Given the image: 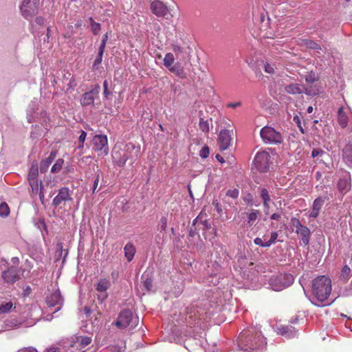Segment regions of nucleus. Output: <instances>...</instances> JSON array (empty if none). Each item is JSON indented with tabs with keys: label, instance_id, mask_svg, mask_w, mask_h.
I'll use <instances>...</instances> for the list:
<instances>
[{
	"label": "nucleus",
	"instance_id": "f03ea898",
	"mask_svg": "<svg viewBox=\"0 0 352 352\" xmlns=\"http://www.w3.org/2000/svg\"><path fill=\"white\" fill-rule=\"evenodd\" d=\"M237 342L239 348L245 352L263 350L267 345L266 339L262 333L253 328L242 331Z\"/></svg>",
	"mask_w": 352,
	"mask_h": 352
},
{
	"label": "nucleus",
	"instance_id": "e433bc0d",
	"mask_svg": "<svg viewBox=\"0 0 352 352\" xmlns=\"http://www.w3.org/2000/svg\"><path fill=\"white\" fill-rule=\"evenodd\" d=\"M64 160L62 158L58 159L55 164L51 168V172L52 173H58L63 168Z\"/></svg>",
	"mask_w": 352,
	"mask_h": 352
},
{
	"label": "nucleus",
	"instance_id": "338daca9",
	"mask_svg": "<svg viewBox=\"0 0 352 352\" xmlns=\"http://www.w3.org/2000/svg\"><path fill=\"white\" fill-rule=\"evenodd\" d=\"M280 214L279 213H274L270 216V219L272 220L278 221L280 219Z\"/></svg>",
	"mask_w": 352,
	"mask_h": 352
},
{
	"label": "nucleus",
	"instance_id": "052dcab7",
	"mask_svg": "<svg viewBox=\"0 0 352 352\" xmlns=\"http://www.w3.org/2000/svg\"><path fill=\"white\" fill-rule=\"evenodd\" d=\"M320 210L312 208L309 217L312 218H316L319 215Z\"/></svg>",
	"mask_w": 352,
	"mask_h": 352
},
{
	"label": "nucleus",
	"instance_id": "3c124183",
	"mask_svg": "<svg viewBox=\"0 0 352 352\" xmlns=\"http://www.w3.org/2000/svg\"><path fill=\"white\" fill-rule=\"evenodd\" d=\"M103 94H104V97L106 99H108L109 96L111 95V92L108 90L107 80H104L103 82Z\"/></svg>",
	"mask_w": 352,
	"mask_h": 352
},
{
	"label": "nucleus",
	"instance_id": "412c9836",
	"mask_svg": "<svg viewBox=\"0 0 352 352\" xmlns=\"http://www.w3.org/2000/svg\"><path fill=\"white\" fill-rule=\"evenodd\" d=\"M110 281L106 278L101 279L99 280L98 284L96 286V289L98 292H101L102 294L99 296V299H101L102 300H104L107 298V294H106V291L107 289L110 287Z\"/></svg>",
	"mask_w": 352,
	"mask_h": 352
},
{
	"label": "nucleus",
	"instance_id": "f3484780",
	"mask_svg": "<svg viewBox=\"0 0 352 352\" xmlns=\"http://www.w3.org/2000/svg\"><path fill=\"white\" fill-rule=\"evenodd\" d=\"M63 299L59 291L52 292L49 296L47 297L46 302L49 307L58 306L57 310L60 309L63 305Z\"/></svg>",
	"mask_w": 352,
	"mask_h": 352
},
{
	"label": "nucleus",
	"instance_id": "58836bf2",
	"mask_svg": "<svg viewBox=\"0 0 352 352\" xmlns=\"http://www.w3.org/2000/svg\"><path fill=\"white\" fill-rule=\"evenodd\" d=\"M258 214L259 210H252V212L248 215V223L249 226H252L253 223L257 219Z\"/></svg>",
	"mask_w": 352,
	"mask_h": 352
},
{
	"label": "nucleus",
	"instance_id": "9b49d317",
	"mask_svg": "<svg viewBox=\"0 0 352 352\" xmlns=\"http://www.w3.org/2000/svg\"><path fill=\"white\" fill-rule=\"evenodd\" d=\"M351 188V179L349 172L342 171L338 182V190L343 195L350 190Z\"/></svg>",
	"mask_w": 352,
	"mask_h": 352
},
{
	"label": "nucleus",
	"instance_id": "774afa93",
	"mask_svg": "<svg viewBox=\"0 0 352 352\" xmlns=\"http://www.w3.org/2000/svg\"><path fill=\"white\" fill-rule=\"evenodd\" d=\"M44 352H59V349L57 347H50L46 349Z\"/></svg>",
	"mask_w": 352,
	"mask_h": 352
},
{
	"label": "nucleus",
	"instance_id": "c85d7f7f",
	"mask_svg": "<svg viewBox=\"0 0 352 352\" xmlns=\"http://www.w3.org/2000/svg\"><path fill=\"white\" fill-rule=\"evenodd\" d=\"M142 284L144 288L147 291L150 292L153 287V279L151 275L148 273L144 272L141 277Z\"/></svg>",
	"mask_w": 352,
	"mask_h": 352
},
{
	"label": "nucleus",
	"instance_id": "6e6d98bb",
	"mask_svg": "<svg viewBox=\"0 0 352 352\" xmlns=\"http://www.w3.org/2000/svg\"><path fill=\"white\" fill-rule=\"evenodd\" d=\"M200 224L201 225V228L204 230H208L210 229V223L208 220L201 221Z\"/></svg>",
	"mask_w": 352,
	"mask_h": 352
},
{
	"label": "nucleus",
	"instance_id": "473e14b6",
	"mask_svg": "<svg viewBox=\"0 0 352 352\" xmlns=\"http://www.w3.org/2000/svg\"><path fill=\"white\" fill-rule=\"evenodd\" d=\"M91 30L94 35H97L101 30V25L99 23L94 21L92 17H89Z\"/></svg>",
	"mask_w": 352,
	"mask_h": 352
},
{
	"label": "nucleus",
	"instance_id": "423d86ee",
	"mask_svg": "<svg viewBox=\"0 0 352 352\" xmlns=\"http://www.w3.org/2000/svg\"><path fill=\"white\" fill-rule=\"evenodd\" d=\"M291 223L296 228V233L298 234L305 246L308 245L310 242L311 231L309 228L303 226L300 220L296 217H292Z\"/></svg>",
	"mask_w": 352,
	"mask_h": 352
},
{
	"label": "nucleus",
	"instance_id": "bb28decb",
	"mask_svg": "<svg viewBox=\"0 0 352 352\" xmlns=\"http://www.w3.org/2000/svg\"><path fill=\"white\" fill-rule=\"evenodd\" d=\"M124 256L126 260L130 262L133 259L136 249L135 246L130 242L127 243L124 248Z\"/></svg>",
	"mask_w": 352,
	"mask_h": 352
},
{
	"label": "nucleus",
	"instance_id": "9d476101",
	"mask_svg": "<svg viewBox=\"0 0 352 352\" xmlns=\"http://www.w3.org/2000/svg\"><path fill=\"white\" fill-rule=\"evenodd\" d=\"M21 270L15 266H10L1 273L3 281L8 284H14L20 278Z\"/></svg>",
	"mask_w": 352,
	"mask_h": 352
},
{
	"label": "nucleus",
	"instance_id": "72a5a7b5",
	"mask_svg": "<svg viewBox=\"0 0 352 352\" xmlns=\"http://www.w3.org/2000/svg\"><path fill=\"white\" fill-rule=\"evenodd\" d=\"M163 61L164 66L168 69L174 63L175 58L173 54L172 53L166 54Z\"/></svg>",
	"mask_w": 352,
	"mask_h": 352
},
{
	"label": "nucleus",
	"instance_id": "f257e3e1",
	"mask_svg": "<svg viewBox=\"0 0 352 352\" xmlns=\"http://www.w3.org/2000/svg\"><path fill=\"white\" fill-rule=\"evenodd\" d=\"M311 303L317 307H324L332 304L335 298H330L331 293V280L326 276H319L312 280Z\"/></svg>",
	"mask_w": 352,
	"mask_h": 352
},
{
	"label": "nucleus",
	"instance_id": "0eeeda50",
	"mask_svg": "<svg viewBox=\"0 0 352 352\" xmlns=\"http://www.w3.org/2000/svg\"><path fill=\"white\" fill-rule=\"evenodd\" d=\"M40 0H23L20 6L23 16L29 19L34 16L38 10Z\"/></svg>",
	"mask_w": 352,
	"mask_h": 352
},
{
	"label": "nucleus",
	"instance_id": "6ab92c4d",
	"mask_svg": "<svg viewBox=\"0 0 352 352\" xmlns=\"http://www.w3.org/2000/svg\"><path fill=\"white\" fill-rule=\"evenodd\" d=\"M28 182L32 193L35 195L38 193L41 200L44 199V186L42 184V182L39 181L38 179L28 180Z\"/></svg>",
	"mask_w": 352,
	"mask_h": 352
},
{
	"label": "nucleus",
	"instance_id": "a19ab883",
	"mask_svg": "<svg viewBox=\"0 0 352 352\" xmlns=\"http://www.w3.org/2000/svg\"><path fill=\"white\" fill-rule=\"evenodd\" d=\"M350 276H351V269L347 265H345L341 270L340 276L344 280H348Z\"/></svg>",
	"mask_w": 352,
	"mask_h": 352
},
{
	"label": "nucleus",
	"instance_id": "2f4dec72",
	"mask_svg": "<svg viewBox=\"0 0 352 352\" xmlns=\"http://www.w3.org/2000/svg\"><path fill=\"white\" fill-rule=\"evenodd\" d=\"M204 311L196 309L194 306L190 308V311L188 312V316L190 319H194L195 322L197 320H200V316L203 314Z\"/></svg>",
	"mask_w": 352,
	"mask_h": 352
},
{
	"label": "nucleus",
	"instance_id": "dca6fc26",
	"mask_svg": "<svg viewBox=\"0 0 352 352\" xmlns=\"http://www.w3.org/2000/svg\"><path fill=\"white\" fill-rule=\"evenodd\" d=\"M151 10L153 14L158 17H164L168 12L167 6L160 0H155L151 3Z\"/></svg>",
	"mask_w": 352,
	"mask_h": 352
},
{
	"label": "nucleus",
	"instance_id": "bf43d9fd",
	"mask_svg": "<svg viewBox=\"0 0 352 352\" xmlns=\"http://www.w3.org/2000/svg\"><path fill=\"white\" fill-rule=\"evenodd\" d=\"M87 137V133L83 130L80 131V135L78 138L79 142H85Z\"/></svg>",
	"mask_w": 352,
	"mask_h": 352
},
{
	"label": "nucleus",
	"instance_id": "a211bd4d",
	"mask_svg": "<svg viewBox=\"0 0 352 352\" xmlns=\"http://www.w3.org/2000/svg\"><path fill=\"white\" fill-rule=\"evenodd\" d=\"M92 339L89 336H76L71 346L82 350L91 343Z\"/></svg>",
	"mask_w": 352,
	"mask_h": 352
},
{
	"label": "nucleus",
	"instance_id": "c03bdc74",
	"mask_svg": "<svg viewBox=\"0 0 352 352\" xmlns=\"http://www.w3.org/2000/svg\"><path fill=\"white\" fill-rule=\"evenodd\" d=\"M10 213V209L7 204L1 203L0 204V216L6 217Z\"/></svg>",
	"mask_w": 352,
	"mask_h": 352
},
{
	"label": "nucleus",
	"instance_id": "8fccbe9b",
	"mask_svg": "<svg viewBox=\"0 0 352 352\" xmlns=\"http://www.w3.org/2000/svg\"><path fill=\"white\" fill-rule=\"evenodd\" d=\"M278 233L277 232H272L270 235V239L268 241H267L268 246H271L272 244L275 243L276 241L278 238Z\"/></svg>",
	"mask_w": 352,
	"mask_h": 352
},
{
	"label": "nucleus",
	"instance_id": "79ce46f5",
	"mask_svg": "<svg viewBox=\"0 0 352 352\" xmlns=\"http://www.w3.org/2000/svg\"><path fill=\"white\" fill-rule=\"evenodd\" d=\"M199 129L204 133H208L210 130L209 121L200 118L199 123Z\"/></svg>",
	"mask_w": 352,
	"mask_h": 352
},
{
	"label": "nucleus",
	"instance_id": "e2e57ef3",
	"mask_svg": "<svg viewBox=\"0 0 352 352\" xmlns=\"http://www.w3.org/2000/svg\"><path fill=\"white\" fill-rule=\"evenodd\" d=\"M18 352H38L37 350L33 347H27L19 350Z\"/></svg>",
	"mask_w": 352,
	"mask_h": 352
},
{
	"label": "nucleus",
	"instance_id": "a878e982",
	"mask_svg": "<svg viewBox=\"0 0 352 352\" xmlns=\"http://www.w3.org/2000/svg\"><path fill=\"white\" fill-rule=\"evenodd\" d=\"M258 190L260 192V197L263 203V207L265 210L267 211L270 208V202L271 201L270 195L268 190L265 188L260 187Z\"/></svg>",
	"mask_w": 352,
	"mask_h": 352
},
{
	"label": "nucleus",
	"instance_id": "ea45409f",
	"mask_svg": "<svg viewBox=\"0 0 352 352\" xmlns=\"http://www.w3.org/2000/svg\"><path fill=\"white\" fill-rule=\"evenodd\" d=\"M264 71L270 74H274L275 73L276 67L274 63L266 61L264 63Z\"/></svg>",
	"mask_w": 352,
	"mask_h": 352
},
{
	"label": "nucleus",
	"instance_id": "cd10ccee",
	"mask_svg": "<svg viewBox=\"0 0 352 352\" xmlns=\"http://www.w3.org/2000/svg\"><path fill=\"white\" fill-rule=\"evenodd\" d=\"M168 70L182 79L186 78L184 67L178 63L169 67Z\"/></svg>",
	"mask_w": 352,
	"mask_h": 352
},
{
	"label": "nucleus",
	"instance_id": "393cba45",
	"mask_svg": "<svg viewBox=\"0 0 352 352\" xmlns=\"http://www.w3.org/2000/svg\"><path fill=\"white\" fill-rule=\"evenodd\" d=\"M342 157L344 162L349 167H352V144H348L344 146Z\"/></svg>",
	"mask_w": 352,
	"mask_h": 352
},
{
	"label": "nucleus",
	"instance_id": "aec40b11",
	"mask_svg": "<svg viewBox=\"0 0 352 352\" xmlns=\"http://www.w3.org/2000/svg\"><path fill=\"white\" fill-rule=\"evenodd\" d=\"M276 333L287 338H292L295 336L296 331L292 326L281 325L276 327Z\"/></svg>",
	"mask_w": 352,
	"mask_h": 352
},
{
	"label": "nucleus",
	"instance_id": "49530a36",
	"mask_svg": "<svg viewBox=\"0 0 352 352\" xmlns=\"http://www.w3.org/2000/svg\"><path fill=\"white\" fill-rule=\"evenodd\" d=\"M167 226V219L166 217H162L158 223V230L160 231H164Z\"/></svg>",
	"mask_w": 352,
	"mask_h": 352
},
{
	"label": "nucleus",
	"instance_id": "0e129e2a",
	"mask_svg": "<svg viewBox=\"0 0 352 352\" xmlns=\"http://www.w3.org/2000/svg\"><path fill=\"white\" fill-rule=\"evenodd\" d=\"M35 22L39 25H43L45 23V19L42 16H38L36 18Z\"/></svg>",
	"mask_w": 352,
	"mask_h": 352
},
{
	"label": "nucleus",
	"instance_id": "1a4fd4ad",
	"mask_svg": "<svg viewBox=\"0 0 352 352\" xmlns=\"http://www.w3.org/2000/svg\"><path fill=\"white\" fill-rule=\"evenodd\" d=\"M93 149L100 152L101 155H107L109 153L108 140L105 135H96L93 138Z\"/></svg>",
	"mask_w": 352,
	"mask_h": 352
},
{
	"label": "nucleus",
	"instance_id": "f704fd0d",
	"mask_svg": "<svg viewBox=\"0 0 352 352\" xmlns=\"http://www.w3.org/2000/svg\"><path fill=\"white\" fill-rule=\"evenodd\" d=\"M303 43H304V45L306 46L307 48H309L311 50H321L320 45L312 40L305 39L303 41Z\"/></svg>",
	"mask_w": 352,
	"mask_h": 352
},
{
	"label": "nucleus",
	"instance_id": "603ef678",
	"mask_svg": "<svg viewBox=\"0 0 352 352\" xmlns=\"http://www.w3.org/2000/svg\"><path fill=\"white\" fill-rule=\"evenodd\" d=\"M108 38H109V36H108V34L107 33H106V34H104L103 35L102 41H101L100 45L99 47L100 50H105L106 44H107Z\"/></svg>",
	"mask_w": 352,
	"mask_h": 352
},
{
	"label": "nucleus",
	"instance_id": "4be33fe9",
	"mask_svg": "<svg viewBox=\"0 0 352 352\" xmlns=\"http://www.w3.org/2000/svg\"><path fill=\"white\" fill-rule=\"evenodd\" d=\"M140 146H136L134 143L129 142L125 146V151L129 155V159L135 160L140 154Z\"/></svg>",
	"mask_w": 352,
	"mask_h": 352
},
{
	"label": "nucleus",
	"instance_id": "7c9ffc66",
	"mask_svg": "<svg viewBox=\"0 0 352 352\" xmlns=\"http://www.w3.org/2000/svg\"><path fill=\"white\" fill-rule=\"evenodd\" d=\"M38 168L36 163H33L30 168L28 180L38 179Z\"/></svg>",
	"mask_w": 352,
	"mask_h": 352
},
{
	"label": "nucleus",
	"instance_id": "b1692460",
	"mask_svg": "<svg viewBox=\"0 0 352 352\" xmlns=\"http://www.w3.org/2000/svg\"><path fill=\"white\" fill-rule=\"evenodd\" d=\"M56 156V151H52L50 154V155L46 157L45 159H43L40 164V170L41 173H45L50 165L52 163L54 160L55 159Z\"/></svg>",
	"mask_w": 352,
	"mask_h": 352
},
{
	"label": "nucleus",
	"instance_id": "39448f33",
	"mask_svg": "<svg viewBox=\"0 0 352 352\" xmlns=\"http://www.w3.org/2000/svg\"><path fill=\"white\" fill-rule=\"evenodd\" d=\"M138 319L133 317V313L129 309H124L122 311L116 322V325L121 329H125L131 326L134 327L136 326Z\"/></svg>",
	"mask_w": 352,
	"mask_h": 352
},
{
	"label": "nucleus",
	"instance_id": "4c0bfd02",
	"mask_svg": "<svg viewBox=\"0 0 352 352\" xmlns=\"http://www.w3.org/2000/svg\"><path fill=\"white\" fill-rule=\"evenodd\" d=\"M13 307V303L10 302H3L0 305V314L9 313Z\"/></svg>",
	"mask_w": 352,
	"mask_h": 352
},
{
	"label": "nucleus",
	"instance_id": "2eb2a0df",
	"mask_svg": "<svg viewBox=\"0 0 352 352\" xmlns=\"http://www.w3.org/2000/svg\"><path fill=\"white\" fill-rule=\"evenodd\" d=\"M231 132L232 131L227 129L220 131L218 142L221 151H225L229 148L232 141Z\"/></svg>",
	"mask_w": 352,
	"mask_h": 352
},
{
	"label": "nucleus",
	"instance_id": "7ed1b4c3",
	"mask_svg": "<svg viewBox=\"0 0 352 352\" xmlns=\"http://www.w3.org/2000/svg\"><path fill=\"white\" fill-rule=\"evenodd\" d=\"M294 280L293 275L283 273L272 276L269 280V285L273 290L280 292L291 286Z\"/></svg>",
	"mask_w": 352,
	"mask_h": 352
},
{
	"label": "nucleus",
	"instance_id": "09e8293b",
	"mask_svg": "<svg viewBox=\"0 0 352 352\" xmlns=\"http://www.w3.org/2000/svg\"><path fill=\"white\" fill-rule=\"evenodd\" d=\"M226 195L232 198V199H236L238 198L239 195V191L238 189H230L227 191Z\"/></svg>",
	"mask_w": 352,
	"mask_h": 352
},
{
	"label": "nucleus",
	"instance_id": "20e7f679",
	"mask_svg": "<svg viewBox=\"0 0 352 352\" xmlns=\"http://www.w3.org/2000/svg\"><path fill=\"white\" fill-rule=\"evenodd\" d=\"M261 137L265 144H280L283 141L280 132L268 126L263 127L260 131Z\"/></svg>",
	"mask_w": 352,
	"mask_h": 352
},
{
	"label": "nucleus",
	"instance_id": "c756f323",
	"mask_svg": "<svg viewBox=\"0 0 352 352\" xmlns=\"http://www.w3.org/2000/svg\"><path fill=\"white\" fill-rule=\"evenodd\" d=\"M303 87L300 84H290L285 87V91L289 94H299L302 92Z\"/></svg>",
	"mask_w": 352,
	"mask_h": 352
},
{
	"label": "nucleus",
	"instance_id": "a18cd8bd",
	"mask_svg": "<svg viewBox=\"0 0 352 352\" xmlns=\"http://www.w3.org/2000/svg\"><path fill=\"white\" fill-rule=\"evenodd\" d=\"M316 80H318V79L316 76L315 73L313 72H309L308 74L305 76V81L307 83H314Z\"/></svg>",
	"mask_w": 352,
	"mask_h": 352
},
{
	"label": "nucleus",
	"instance_id": "c9c22d12",
	"mask_svg": "<svg viewBox=\"0 0 352 352\" xmlns=\"http://www.w3.org/2000/svg\"><path fill=\"white\" fill-rule=\"evenodd\" d=\"M104 52V50H100V49L98 50V56L96 58V59L94 60L93 65H92V69L94 70L98 69V65L102 63Z\"/></svg>",
	"mask_w": 352,
	"mask_h": 352
},
{
	"label": "nucleus",
	"instance_id": "6e6552de",
	"mask_svg": "<svg viewBox=\"0 0 352 352\" xmlns=\"http://www.w3.org/2000/svg\"><path fill=\"white\" fill-rule=\"evenodd\" d=\"M270 159L271 156L268 152H258L254 160L256 168L260 172H266L270 168Z\"/></svg>",
	"mask_w": 352,
	"mask_h": 352
},
{
	"label": "nucleus",
	"instance_id": "69168bd1",
	"mask_svg": "<svg viewBox=\"0 0 352 352\" xmlns=\"http://www.w3.org/2000/svg\"><path fill=\"white\" fill-rule=\"evenodd\" d=\"M107 352H121V350L120 347L113 346L108 348Z\"/></svg>",
	"mask_w": 352,
	"mask_h": 352
},
{
	"label": "nucleus",
	"instance_id": "ddd939ff",
	"mask_svg": "<svg viewBox=\"0 0 352 352\" xmlns=\"http://www.w3.org/2000/svg\"><path fill=\"white\" fill-rule=\"evenodd\" d=\"M112 158L115 164L120 167H123L126 161L129 160V155L124 149L115 147L112 152Z\"/></svg>",
	"mask_w": 352,
	"mask_h": 352
},
{
	"label": "nucleus",
	"instance_id": "f8f14e48",
	"mask_svg": "<svg viewBox=\"0 0 352 352\" xmlns=\"http://www.w3.org/2000/svg\"><path fill=\"white\" fill-rule=\"evenodd\" d=\"M100 91V87L98 84H96L91 90L84 93L80 98L81 105L89 106L93 104L95 97L98 96Z\"/></svg>",
	"mask_w": 352,
	"mask_h": 352
},
{
	"label": "nucleus",
	"instance_id": "680f3d73",
	"mask_svg": "<svg viewBox=\"0 0 352 352\" xmlns=\"http://www.w3.org/2000/svg\"><path fill=\"white\" fill-rule=\"evenodd\" d=\"M212 204L215 206V208H216L217 211L219 213H221L222 210H221V206H220L219 203L218 202V201L217 200H213Z\"/></svg>",
	"mask_w": 352,
	"mask_h": 352
},
{
	"label": "nucleus",
	"instance_id": "5701e85b",
	"mask_svg": "<svg viewBox=\"0 0 352 352\" xmlns=\"http://www.w3.org/2000/svg\"><path fill=\"white\" fill-rule=\"evenodd\" d=\"M349 110L345 109L343 107L339 108L338 111V121L342 128H346L348 126Z\"/></svg>",
	"mask_w": 352,
	"mask_h": 352
},
{
	"label": "nucleus",
	"instance_id": "de8ad7c7",
	"mask_svg": "<svg viewBox=\"0 0 352 352\" xmlns=\"http://www.w3.org/2000/svg\"><path fill=\"white\" fill-rule=\"evenodd\" d=\"M210 153V148L208 146H204L199 151V155L201 158L206 159L208 157Z\"/></svg>",
	"mask_w": 352,
	"mask_h": 352
},
{
	"label": "nucleus",
	"instance_id": "864d4df0",
	"mask_svg": "<svg viewBox=\"0 0 352 352\" xmlns=\"http://www.w3.org/2000/svg\"><path fill=\"white\" fill-rule=\"evenodd\" d=\"M254 242L256 245H259L261 247L269 248L268 245H266L267 244V241L263 242V240L259 237L255 238Z\"/></svg>",
	"mask_w": 352,
	"mask_h": 352
},
{
	"label": "nucleus",
	"instance_id": "4d7b16f0",
	"mask_svg": "<svg viewBox=\"0 0 352 352\" xmlns=\"http://www.w3.org/2000/svg\"><path fill=\"white\" fill-rule=\"evenodd\" d=\"M173 50L176 54H182L183 52V48L177 45H173Z\"/></svg>",
	"mask_w": 352,
	"mask_h": 352
},
{
	"label": "nucleus",
	"instance_id": "5fc2aeb1",
	"mask_svg": "<svg viewBox=\"0 0 352 352\" xmlns=\"http://www.w3.org/2000/svg\"><path fill=\"white\" fill-rule=\"evenodd\" d=\"M324 153V151L320 148H314L311 152V156L313 157H316L318 156H321Z\"/></svg>",
	"mask_w": 352,
	"mask_h": 352
},
{
	"label": "nucleus",
	"instance_id": "13d9d810",
	"mask_svg": "<svg viewBox=\"0 0 352 352\" xmlns=\"http://www.w3.org/2000/svg\"><path fill=\"white\" fill-rule=\"evenodd\" d=\"M99 179H100V176H99V175H97V176L96 177V178L94 179V184H93V189H92L93 193L95 192V191L98 186Z\"/></svg>",
	"mask_w": 352,
	"mask_h": 352
},
{
	"label": "nucleus",
	"instance_id": "37998d69",
	"mask_svg": "<svg viewBox=\"0 0 352 352\" xmlns=\"http://www.w3.org/2000/svg\"><path fill=\"white\" fill-rule=\"evenodd\" d=\"M324 203V200L322 197H318L314 201L312 208L320 210Z\"/></svg>",
	"mask_w": 352,
	"mask_h": 352
},
{
	"label": "nucleus",
	"instance_id": "4468645a",
	"mask_svg": "<svg viewBox=\"0 0 352 352\" xmlns=\"http://www.w3.org/2000/svg\"><path fill=\"white\" fill-rule=\"evenodd\" d=\"M72 195L69 189L67 187H63L58 190V195L53 199L52 205L55 207L60 206L63 202L72 201Z\"/></svg>",
	"mask_w": 352,
	"mask_h": 352
}]
</instances>
